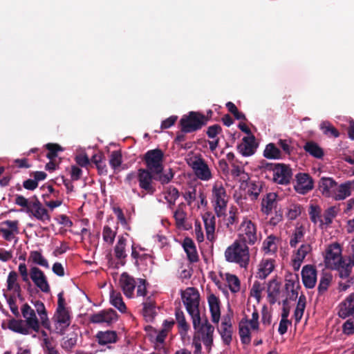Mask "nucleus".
Returning a JSON list of instances; mask_svg holds the SVG:
<instances>
[{"label": "nucleus", "instance_id": "1", "mask_svg": "<svg viewBox=\"0 0 354 354\" xmlns=\"http://www.w3.org/2000/svg\"><path fill=\"white\" fill-rule=\"evenodd\" d=\"M174 175L171 169L165 175H159L155 174L149 169L140 168L137 171V181L145 195H153L156 192L153 180L159 181L162 185L168 184L173 179Z\"/></svg>", "mask_w": 354, "mask_h": 354}, {"label": "nucleus", "instance_id": "2", "mask_svg": "<svg viewBox=\"0 0 354 354\" xmlns=\"http://www.w3.org/2000/svg\"><path fill=\"white\" fill-rule=\"evenodd\" d=\"M225 258L228 262L237 263L241 268H246L250 261L249 248L240 240L236 239L225 250Z\"/></svg>", "mask_w": 354, "mask_h": 354}, {"label": "nucleus", "instance_id": "3", "mask_svg": "<svg viewBox=\"0 0 354 354\" xmlns=\"http://www.w3.org/2000/svg\"><path fill=\"white\" fill-rule=\"evenodd\" d=\"M209 120L208 115L198 111H189L181 118L179 125L182 132L189 133L201 129L207 124Z\"/></svg>", "mask_w": 354, "mask_h": 354}, {"label": "nucleus", "instance_id": "4", "mask_svg": "<svg viewBox=\"0 0 354 354\" xmlns=\"http://www.w3.org/2000/svg\"><path fill=\"white\" fill-rule=\"evenodd\" d=\"M228 196L226 190L221 183H216L212 190V203L218 217L225 215Z\"/></svg>", "mask_w": 354, "mask_h": 354}, {"label": "nucleus", "instance_id": "5", "mask_svg": "<svg viewBox=\"0 0 354 354\" xmlns=\"http://www.w3.org/2000/svg\"><path fill=\"white\" fill-rule=\"evenodd\" d=\"M164 153L160 149H154L147 151L143 156L142 160L144 161L146 168L153 171L155 174L165 175L163 173L164 166Z\"/></svg>", "mask_w": 354, "mask_h": 354}, {"label": "nucleus", "instance_id": "6", "mask_svg": "<svg viewBox=\"0 0 354 354\" xmlns=\"http://www.w3.org/2000/svg\"><path fill=\"white\" fill-rule=\"evenodd\" d=\"M238 239L241 242L250 245L259 240L257 225L247 217H244L239 228Z\"/></svg>", "mask_w": 354, "mask_h": 354}, {"label": "nucleus", "instance_id": "7", "mask_svg": "<svg viewBox=\"0 0 354 354\" xmlns=\"http://www.w3.org/2000/svg\"><path fill=\"white\" fill-rule=\"evenodd\" d=\"M26 212L43 223H47L50 221V216L48 214V209L43 206L35 195L32 196L31 204L28 209H26Z\"/></svg>", "mask_w": 354, "mask_h": 354}, {"label": "nucleus", "instance_id": "8", "mask_svg": "<svg viewBox=\"0 0 354 354\" xmlns=\"http://www.w3.org/2000/svg\"><path fill=\"white\" fill-rule=\"evenodd\" d=\"M181 297L187 313L199 309L200 294L195 288H187L182 291Z\"/></svg>", "mask_w": 354, "mask_h": 354}, {"label": "nucleus", "instance_id": "9", "mask_svg": "<svg viewBox=\"0 0 354 354\" xmlns=\"http://www.w3.org/2000/svg\"><path fill=\"white\" fill-rule=\"evenodd\" d=\"M292 169L283 163H277L274 172L272 174V180L280 185H288L292 178Z\"/></svg>", "mask_w": 354, "mask_h": 354}, {"label": "nucleus", "instance_id": "10", "mask_svg": "<svg viewBox=\"0 0 354 354\" xmlns=\"http://www.w3.org/2000/svg\"><path fill=\"white\" fill-rule=\"evenodd\" d=\"M324 262L328 268H333L344 259L342 257V249L338 243H333L326 252Z\"/></svg>", "mask_w": 354, "mask_h": 354}, {"label": "nucleus", "instance_id": "11", "mask_svg": "<svg viewBox=\"0 0 354 354\" xmlns=\"http://www.w3.org/2000/svg\"><path fill=\"white\" fill-rule=\"evenodd\" d=\"M118 319L117 313L113 309L109 308L91 315L89 320L93 324L106 323L107 325H111L115 322Z\"/></svg>", "mask_w": 354, "mask_h": 354}, {"label": "nucleus", "instance_id": "12", "mask_svg": "<svg viewBox=\"0 0 354 354\" xmlns=\"http://www.w3.org/2000/svg\"><path fill=\"white\" fill-rule=\"evenodd\" d=\"M30 277L35 285L43 292L48 293L50 288L44 272L37 267H32L30 270Z\"/></svg>", "mask_w": 354, "mask_h": 354}, {"label": "nucleus", "instance_id": "13", "mask_svg": "<svg viewBox=\"0 0 354 354\" xmlns=\"http://www.w3.org/2000/svg\"><path fill=\"white\" fill-rule=\"evenodd\" d=\"M295 191L300 194H306L313 189V180L309 174L299 173L296 176Z\"/></svg>", "mask_w": 354, "mask_h": 354}, {"label": "nucleus", "instance_id": "14", "mask_svg": "<svg viewBox=\"0 0 354 354\" xmlns=\"http://www.w3.org/2000/svg\"><path fill=\"white\" fill-rule=\"evenodd\" d=\"M257 147L254 136L250 135L243 138L242 142L237 146V150L243 156H250L255 153Z\"/></svg>", "mask_w": 354, "mask_h": 354}, {"label": "nucleus", "instance_id": "15", "mask_svg": "<svg viewBox=\"0 0 354 354\" xmlns=\"http://www.w3.org/2000/svg\"><path fill=\"white\" fill-rule=\"evenodd\" d=\"M301 279L306 288L311 289L317 282V270L313 265H306L301 270Z\"/></svg>", "mask_w": 354, "mask_h": 354}, {"label": "nucleus", "instance_id": "16", "mask_svg": "<svg viewBox=\"0 0 354 354\" xmlns=\"http://www.w3.org/2000/svg\"><path fill=\"white\" fill-rule=\"evenodd\" d=\"M21 313L25 318L26 324L34 331L39 332V323L35 310L28 304H25L21 307Z\"/></svg>", "mask_w": 354, "mask_h": 354}, {"label": "nucleus", "instance_id": "17", "mask_svg": "<svg viewBox=\"0 0 354 354\" xmlns=\"http://www.w3.org/2000/svg\"><path fill=\"white\" fill-rule=\"evenodd\" d=\"M53 319L59 325V326L56 327L57 330H59V333L64 335L66 329L70 326L71 322L68 310H56Z\"/></svg>", "mask_w": 354, "mask_h": 354}, {"label": "nucleus", "instance_id": "18", "mask_svg": "<svg viewBox=\"0 0 354 354\" xmlns=\"http://www.w3.org/2000/svg\"><path fill=\"white\" fill-rule=\"evenodd\" d=\"M192 167L199 179L208 180L212 178L210 169L203 159L198 158L193 161Z\"/></svg>", "mask_w": 354, "mask_h": 354}, {"label": "nucleus", "instance_id": "19", "mask_svg": "<svg viewBox=\"0 0 354 354\" xmlns=\"http://www.w3.org/2000/svg\"><path fill=\"white\" fill-rule=\"evenodd\" d=\"M232 318L230 315L223 317L218 332L221 338L226 345H230L232 340Z\"/></svg>", "mask_w": 354, "mask_h": 354}, {"label": "nucleus", "instance_id": "20", "mask_svg": "<svg viewBox=\"0 0 354 354\" xmlns=\"http://www.w3.org/2000/svg\"><path fill=\"white\" fill-rule=\"evenodd\" d=\"M278 195L274 192L267 193L261 201V211L263 214L270 215L272 210L276 209L278 203Z\"/></svg>", "mask_w": 354, "mask_h": 354}, {"label": "nucleus", "instance_id": "21", "mask_svg": "<svg viewBox=\"0 0 354 354\" xmlns=\"http://www.w3.org/2000/svg\"><path fill=\"white\" fill-rule=\"evenodd\" d=\"M338 315L342 319L354 317V292L350 294L339 304Z\"/></svg>", "mask_w": 354, "mask_h": 354}, {"label": "nucleus", "instance_id": "22", "mask_svg": "<svg viewBox=\"0 0 354 354\" xmlns=\"http://www.w3.org/2000/svg\"><path fill=\"white\" fill-rule=\"evenodd\" d=\"M120 284L124 295L129 298L132 297L136 286L134 278L124 272L120 277Z\"/></svg>", "mask_w": 354, "mask_h": 354}, {"label": "nucleus", "instance_id": "23", "mask_svg": "<svg viewBox=\"0 0 354 354\" xmlns=\"http://www.w3.org/2000/svg\"><path fill=\"white\" fill-rule=\"evenodd\" d=\"M207 301L212 322L218 323L221 317V301L218 297L214 294H211L207 298Z\"/></svg>", "mask_w": 354, "mask_h": 354}, {"label": "nucleus", "instance_id": "24", "mask_svg": "<svg viewBox=\"0 0 354 354\" xmlns=\"http://www.w3.org/2000/svg\"><path fill=\"white\" fill-rule=\"evenodd\" d=\"M203 219L206 231L207 239L213 241L215 239L214 232L216 226V218L212 212H206L203 216Z\"/></svg>", "mask_w": 354, "mask_h": 354}, {"label": "nucleus", "instance_id": "25", "mask_svg": "<svg viewBox=\"0 0 354 354\" xmlns=\"http://www.w3.org/2000/svg\"><path fill=\"white\" fill-rule=\"evenodd\" d=\"M281 282L276 278L271 279L268 283V299L270 304H274L280 294Z\"/></svg>", "mask_w": 354, "mask_h": 354}, {"label": "nucleus", "instance_id": "26", "mask_svg": "<svg viewBox=\"0 0 354 354\" xmlns=\"http://www.w3.org/2000/svg\"><path fill=\"white\" fill-rule=\"evenodd\" d=\"M205 329H201V339L203 341L205 347L209 351L213 344V333L214 328L212 326L207 318L205 319Z\"/></svg>", "mask_w": 354, "mask_h": 354}, {"label": "nucleus", "instance_id": "27", "mask_svg": "<svg viewBox=\"0 0 354 354\" xmlns=\"http://www.w3.org/2000/svg\"><path fill=\"white\" fill-rule=\"evenodd\" d=\"M337 183L332 178H322L319 189L322 194L326 197H331L336 189Z\"/></svg>", "mask_w": 354, "mask_h": 354}, {"label": "nucleus", "instance_id": "28", "mask_svg": "<svg viewBox=\"0 0 354 354\" xmlns=\"http://www.w3.org/2000/svg\"><path fill=\"white\" fill-rule=\"evenodd\" d=\"M183 247L187 254V259L191 263H195L198 261V255L197 253L196 245L191 238H185Z\"/></svg>", "mask_w": 354, "mask_h": 354}, {"label": "nucleus", "instance_id": "29", "mask_svg": "<svg viewBox=\"0 0 354 354\" xmlns=\"http://www.w3.org/2000/svg\"><path fill=\"white\" fill-rule=\"evenodd\" d=\"M274 260L263 259L259 266V270L256 277L261 279H265L274 270Z\"/></svg>", "mask_w": 354, "mask_h": 354}, {"label": "nucleus", "instance_id": "30", "mask_svg": "<svg viewBox=\"0 0 354 354\" xmlns=\"http://www.w3.org/2000/svg\"><path fill=\"white\" fill-rule=\"evenodd\" d=\"M95 337L100 345L115 343L118 340L117 333L114 330L99 331Z\"/></svg>", "mask_w": 354, "mask_h": 354}, {"label": "nucleus", "instance_id": "31", "mask_svg": "<svg viewBox=\"0 0 354 354\" xmlns=\"http://www.w3.org/2000/svg\"><path fill=\"white\" fill-rule=\"evenodd\" d=\"M175 317L180 335H185L190 328L189 324L187 322L184 313L180 308L175 310Z\"/></svg>", "mask_w": 354, "mask_h": 354}, {"label": "nucleus", "instance_id": "32", "mask_svg": "<svg viewBox=\"0 0 354 354\" xmlns=\"http://www.w3.org/2000/svg\"><path fill=\"white\" fill-rule=\"evenodd\" d=\"M142 314L147 321H152L156 315V301L151 297H148L143 302Z\"/></svg>", "mask_w": 354, "mask_h": 354}, {"label": "nucleus", "instance_id": "33", "mask_svg": "<svg viewBox=\"0 0 354 354\" xmlns=\"http://www.w3.org/2000/svg\"><path fill=\"white\" fill-rule=\"evenodd\" d=\"M239 333L242 344H249L250 343L251 335L248 327V319L246 317L243 318L239 324Z\"/></svg>", "mask_w": 354, "mask_h": 354}, {"label": "nucleus", "instance_id": "34", "mask_svg": "<svg viewBox=\"0 0 354 354\" xmlns=\"http://www.w3.org/2000/svg\"><path fill=\"white\" fill-rule=\"evenodd\" d=\"M303 148L306 153L318 159L322 158L324 155L322 148L314 141L306 142Z\"/></svg>", "mask_w": 354, "mask_h": 354}, {"label": "nucleus", "instance_id": "35", "mask_svg": "<svg viewBox=\"0 0 354 354\" xmlns=\"http://www.w3.org/2000/svg\"><path fill=\"white\" fill-rule=\"evenodd\" d=\"M24 320L12 319L8 323V328L14 332L22 335H28L30 334V328L27 325L26 326Z\"/></svg>", "mask_w": 354, "mask_h": 354}, {"label": "nucleus", "instance_id": "36", "mask_svg": "<svg viewBox=\"0 0 354 354\" xmlns=\"http://www.w3.org/2000/svg\"><path fill=\"white\" fill-rule=\"evenodd\" d=\"M110 303L116 308L120 313L127 311V306L123 301L122 295L120 292L112 290L110 293Z\"/></svg>", "mask_w": 354, "mask_h": 354}, {"label": "nucleus", "instance_id": "37", "mask_svg": "<svg viewBox=\"0 0 354 354\" xmlns=\"http://www.w3.org/2000/svg\"><path fill=\"white\" fill-rule=\"evenodd\" d=\"M353 266L349 263L346 262L345 259L337 264L332 269L337 270L339 273V276L342 279L345 278H354L351 276L352 268Z\"/></svg>", "mask_w": 354, "mask_h": 354}, {"label": "nucleus", "instance_id": "38", "mask_svg": "<svg viewBox=\"0 0 354 354\" xmlns=\"http://www.w3.org/2000/svg\"><path fill=\"white\" fill-rule=\"evenodd\" d=\"M337 209L335 206L326 209L323 215L324 218L319 219V227L323 228L324 225H330L333 223V218L337 215Z\"/></svg>", "mask_w": 354, "mask_h": 354}, {"label": "nucleus", "instance_id": "39", "mask_svg": "<svg viewBox=\"0 0 354 354\" xmlns=\"http://www.w3.org/2000/svg\"><path fill=\"white\" fill-rule=\"evenodd\" d=\"M192 321L193 328L196 330L195 333H200L201 329L205 330V319L203 321L201 317L200 310H196L188 313Z\"/></svg>", "mask_w": 354, "mask_h": 354}, {"label": "nucleus", "instance_id": "40", "mask_svg": "<svg viewBox=\"0 0 354 354\" xmlns=\"http://www.w3.org/2000/svg\"><path fill=\"white\" fill-rule=\"evenodd\" d=\"M277 163H271L268 162L266 160H262L259 161L258 168L262 176L264 175L266 178H271L270 174L272 176V174L274 172Z\"/></svg>", "mask_w": 354, "mask_h": 354}, {"label": "nucleus", "instance_id": "41", "mask_svg": "<svg viewBox=\"0 0 354 354\" xmlns=\"http://www.w3.org/2000/svg\"><path fill=\"white\" fill-rule=\"evenodd\" d=\"M263 155L267 159L277 160L281 158V151L274 143H269L266 146Z\"/></svg>", "mask_w": 354, "mask_h": 354}, {"label": "nucleus", "instance_id": "42", "mask_svg": "<svg viewBox=\"0 0 354 354\" xmlns=\"http://www.w3.org/2000/svg\"><path fill=\"white\" fill-rule=\"evenodd\" d=\"M127 245V239L123 236H120L117 243L114 248L115 257L119 260L124 259L127 257L125 248Z\"/></svg>", "mask_w": 354, "mask_h": 354}, {"label": "nucleus", "instance_id": "43", "mask_svg": "<svg viewBox=\"0 0 354 354\" xmlns=\"http://www.w3.org/2000/svg\"><path fill=\"white\" fill-rule=\"evenodd\" d=\"M350 195L351 191L349 187H348L346 183H344L339 185H336V189H335L334 194H333L331 197L336 201H341L345 199Z\"/></svg>", "mask_w": 354, "mask_h": 354}, {"label": "nucleus", "instance_id": "44", "mask_svg": "<svg viewBox=\"0 0 354 354\" xmlns=\"http://www.w3.org/2000/svg\"><path fill=\"white\" fill-rule=\"evenodd\" d=\"M248 194L252 200H257L261 192L263 184L261 181L250 180L248 183Z\"/></svg>", "mask_w": 354, "mask_h": 354}, {"label": "nucleus", "instance_id": "45", "mask_svg": "<svg viewBox=\"0 0 354 354\" xmlns=\"http://www.w3.org/2000/svg\"><path fill=\"white\" fill-rule=\"evenodd\" d=\"M332 281V275L329 273H324L320 278L317 287L319 295H323L328 288Z\"/></svg>", "mask_w": 354, "mask_h": 354}, {"label": "nucleus", "instance_id": "46", "mask_svg": "<svg viewBox=\"0 0 354 354\" xmlns=\"http://www.w3.org/2000/svg\"><path fill=\"white\" fill-rule=\"evenodd\" d=\"M29 260H31L34 263L43 266L46 268H49L48 261L43 257L39 251H31L30 252Z\"/></svg>", "mask_w": 354, "mask_h": 354}, {"label": "nucleus", "instance_id": "47", "mask_svg": "<svg viewBox=\"0 0 354 354\" xmlns=\"http://www.w3.org/2000/svg\"><path fill=\"white\" fill-rule=\"evenodd\" d=\"M77 341V334L71 333L68 337L63 338L62 347L66 351H71L76 345Z\"/></svg>", "mask_w": 354, "mask_h": 354}, {"label": "nucleus", "instance_id": "48", "mask_svg": "<svg viewBox=\"0 0 354 354\" xmlns=\"http://www.w3.org/2000/svg\"><path fill=\"white\" fill-rule=\"evenodd\" d=\"M276 237L273 235L268 236L263 243V250L265 253H274L277 250L275 243Z\"/></svg>", "mask_w": 354, "mask_h": 354}, {"label": "nucleus", "instance_id": "49", "mask_svg": "<svg viewBox=\"0 0 354 354\" xmlns=\"http://www.w3.org/2000/svg\"><path fill=\"white\" fill-rule=\"evenodd\" d=\"M185 200L186 201L188 205H191L194 202L198 196V187L196 185L190 186L188 190H187L183 194Z\"/></svg>", "mask_w": 354, "mask_h": 354}, {"label": "nucleus", "instance_id": "50", "mask_svg": "<svg viewBox=\"0 0 354 354\" xmlns=\"http://www.w3.org/2000/svg\"><path fill=\"white\" fill-rule=\"evenodd\" d=\"M183 203H181L178 205L177 209L174 212V217L176 221V226L180 228L184 226L185 219H186V213L183 209Z\"/></svg>", "mask_w": 354, "mask_h": 354}, {"label": "nucleus", "instance_id": "51", "mask_svg": "<svg viewBox=\"0 0 354 354\" xmlns=\"http://www.w3.org/2000/svg\"><path fill=\"white\" fill-rule=\"evenodd\" d=\"M18 275L15 271L10 272L7 279V288L8 290H19L21 286L17 283Z\"/></svg>", "mask_w": 354, "mask_h": 354}, {"label": "nucleus", "instance_id": "52", "mask_svg": "<svg viewBox=\"0 0 354 354\" xmlns=\"http://www.w3.org/2000/svg\"><path fill=\"white\" fill-rule=\"evenodd\" d=\"M226 280L232 292L235 293L240 290V280L236 275L227 274Z\"/></svg>", "mask_w": 354, "mask_h": 354}, {"label": "nucleus", "instance_id": "53", "mask_svg": "<svg viewBox=\"0 0 354 354\" xmlns=\"http://www.w3.org/2000/svg\"><path fill=\"white\" fill-rule=\"evenodd\" d=\"M45 147L48 151L46 157L50 160H53L57 156V153L63 150L62 147L56 143H48Z\"/></svg>", "mask_w": 354, "mask_h": 354}, {"label": "nucleus", "instance_id": "54", "mask_svg": "<svg viewBox=\"0 0 354 354\" xmlns=\"http://www.w3.org/2000/svg\"><path fill=\"white\" fill-rule=\"evenodd\" d=\"M285 281V289L286 291H289L291 289H295V286L296 283H297V288L300 287L298 274H293L292 273H289L286 276Z\"/></svg>", "mask_w": 354, "mask_h": 354}, {"label": "nucleus", "instance_id": "55", "mask_svg": "<svg viewBox=\"0 0 354 354\" xmlns=\"http://www.w3.org/2000/svg\"><path fill=\"white\" fill-rule=\"evenodd\" d=\"M321 129L322 130L323 133L326 136L333 138H338L339 136V133L337 129L331 125L328 122H322L321 124Z\"/></svg>", "mask_w": 354, "mask_h": 354}, {"label": "nucleus", "instance_id": "56", "mask_svg": "<svg viewBox=\"0 0 354 354\" xmlns=\"http://www.w3.org/2000/svg\"><path fill=\"white\" fill-rule=\"evenodd\" d=\"M4 297L6 298L7 303L10 307V309L12 314L17 317H19L20 316V313L19 311L18 306L16 304V296L15 294H12L10 295H8L6 294H4Z\"/></svg>", "mask_w": 354, "mask_h": 354}, {"label": "nucleus", "instance_id": "57", "mask_svg": "<svg viewBox=\"0 0 354 354\" xmlns=\"http://www.w3.org/2000/svg\"><path fill=\"white\" fill-rule=\"evenodd\" d=\"M122 162V156L120 151H113L111 152L109 164L114 169L118 168Z\"/></svg>", "mask_w": 354, "mask_h": 354}, {"label": "nucleus", "instance_id": "58", "mask_svg": "<svg viewBox=\"0 0 354 354\" xmlns=\"http://www.w3.org/2000/svg\"><path fill=\"white\" fill-rule=\"evenodd\" d=\"M321 208L318 205H310L308 210V214L310 216V218L313 223H317L318 221L319 222V219L321 218Z\"/></svg>", "mask_w": 354, "mask_h": 354}, {"label": "nucleus", "instance_id": "59", "mask_svg": "<svg viewBox=\"0 0 354 354\" xmlns=\"http://www.w3.org/2000/svg\"><path fill=\"white\" fill-rule=\"evenodd\" d=\"M304 235L302 227H297L290 240V245L291 248H296L299 242L301 241Z\"/></svg>", "mask_w": 354, "mask_h": 354}, {"label": "nucleus", "instance_id": "60", "mask_svg": "<svg viewBox=\"0 0 354 354\" xmlns=\"http://www.w3.org/2000/svg\"><path fill=\"white\" fill-rule=\"evenodd\" d=\"M115 235L116 232H113L109 226L105 225L103 227L102 236L105 242L112 245L114 242Z\"/></svg>", "mask_w": 354, "mask_h": 354}, {"label": "nucleus", "instance_id": "61", "mask_svg": "<svg viewBox=\"0 0 354 354\" xmlns=\"http://www.w3.org/2000/svg\"><path fill=\"white\" fill-rule=\"evenodd\" d=\"M312 251V247L308 243L302 244L297 251L295 257L304 261L308 254Z\"/></svg>", "mask_w": 354, "mask_h": 354}, {"label": "nucleus", "instance_id": "62", "mask_svg": "<svg viewBox=\"0 0 354 354\" xmlns=\"http://www.w3.org/2000/svg\"><path fill=\"white\" fill-rule=\"evenodd\" d=\"M238 209L236 207L232 206L229 211V216L227 219V226L230 227L238 223Z\"/></svg>", "mask_w": 354, "mask_h": 354}, {"label": "nucleus", "instance_id": "63", "mask_svg": "<svg viewBox=\"0 0 354 354\" xmlns=\"http://www.w3.org/2000/svg\"><path fill=\"white\" fill-rule=\"evenodd\" d=\"M32 202V197L30 198H26L22 195L17 194L15 198V203L21 207L25 208L26 209H28Z\"/></svg>", "mask_w": 354, "mask_h": 354}, {"label": "nucleus", "instance_id": "64", "mask_svg": "<svg viewBox=\"0 0 354 354\" xmlns=\"http://www.w3.org/2000/svg\"><path fill=\"white\" fill-rule=\"evenodd\" d=\"M222 132V128L219 124L209 126L206 131L207 136L210 139L217 138V136Z\"/></svg>", "mask_w": 354, "mask_h": 354}]
</instances>
